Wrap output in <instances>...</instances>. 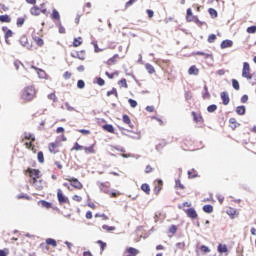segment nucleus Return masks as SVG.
I'll use <instances>...</instances> for the list:
<instances>
[{
  "label": "nucleus",
  "mask_w": 256,
  "mask_h": 256,
  "mask_svg": "<svg viewBox=\"0 0 256 256\" xmlns=\"http://www.w3.org/2000/svg\"><path fill=\"white\" fill-rule=\"evenodd\" d=\"M186 21L188 23H195L196 25H202L201 21L199 20V18L195 15H191L189 17H186Z\"/></svg>",
  "instance_id": "obj_14"
},
{
  "label": "nucleus",
  "mask_w": 256,
  "mask_h": 256,
  "mask_svg": "<svg viewBox=\"0 0 256 256\" xmlns=\"http://www.w3.org/2000/svg\"><path fill=\"white\" fill-rule=\"evenodd\" d=\"M33 40H34V42L36 43V45H37L38 47H43V45H45V42L42 40L41 37L34 36V37H33Z\"/></svg>",
  "instance_id": "obj_30"
},
{
  "label": "nucleus",
  "mask_w": 256,
  "mask_h": 256,
  "mask_svg": "<svg viewBox=\"0 0 256 256\" xmlns=\"http://www.w3.org/2000/svg\"><path fill=\"white\" fill-rule=\"evenodd\" d=\"M229 125H230L231 129L235 130L239 126V123H237V119L230 118Z\"/></svg>",
  "instance_id": "obj_32"
},
{
  "label": "nucleus",
  "mask_w": 256,
  "mask_h": 256,
  "mask_svg": "<svg viewBox=\"0 0 256 256\" xmlns=\"http://www.w3.org/2000/svg\"><path fill=\"white\" fill-rule=\"evenodd\" d=\"M111 95H115V97H119V93H117V88H112V90L107 92V97H111Z\"/></svg>",
  "instance_id": "obj_45"
},
{
  "label": "nucleus",
  "mask_w": 256,
  "mask_h": 256,
  "mask_svg": "<svg viewBox=\"0 0 256 256\" xmlns=\"http://www.w3.org/2000/svg\"><path fill=\"white\" fill-rule=\"evenodd\" d=\"M203 212L204 213H213V207L211 205H204L203 206Z\"/></svg>",
  "instance_id": "obj_44"
},
{
  "label": "nucleus",
  "mask_w": 256,
  "mask_h": 256,
  "mask_svg": "<svg viewBox=\"0 0 256 256\" xmlns=\"http://www.w3.org/2000/svg\"><path fill=\"white\" fill-rule=\"evenodd\" d=\"M0 23H11V16L7 14L0 15Z\"/></svg>",
  "instance_id": "obj_28"
},
{
  "label": "nucleus",
  "mask_w": 256,
  "mask_h": 256,
  "mask_svg": "<svg viewBox=\"0 0 256 256\" xmlns=\"http://www.w3.org/2000/svg\"><path fill=\"white\" fill-rule=\"evenodd\" d=\"M66 181H68L74 189H77L78 191H81L83 189V183L79 181L77 178H66Z\"/></svg>",
  "instance_id": "obj_4"
},
{
  "label": "nucleus",
  "mask_w": 256,
  "mask_h": 256,
  "mask_svg": "<svg viewBox=\"0 0 256 256\" xmlns=\"http://www.w3.org/2000/svg\"><path fill=\"white\" fill-rule=\"evenodd\" d=\"M122 121L123 123H125V125H128V127H130V129H133V123L131 122V118L129 117V115L124 114L122 116Z\"/></svg>",
  "instance_id": "obj_17"
},
{
  "label": "nucleus",
  "mask_w": 256,
  "mask_h": 256,
  "mask_svg": "<svg viewBox=\"0 0 256 256\" xmlns=\"http://www.w3.org/2000/svg\"><path fill=\"white\" fill-rule=\"evenodd\" d=\"M141 189L142 191H144V193H146V195H149L151 193V187L147 183L142 184Z\"/></svg>",
  "instance_id": "obj_33"
},
{
  "label": "nucleus",
  "mask_w": 256,
  "mask_h": 256,
  "mask_svg": "<svg viewBox=\"0 0 256 256\" xmlns=\"http://www.w3.org/2000/svg\"><path fill=\"white\" fill-rule=\"evenodd\" d=\"M33 143H35V141L30 140V142H25L24 145H25L26 149H29L33 153H37V149H35V145Z\"/></svg>",
  "instance_id": "obj_19"
},
{
  "label": "nucleus",
  "mask_w": 256,
  "mask_h": 256,
  "mask_svg": "<svg viewBox=\"0 0 256 256\" xmlns=\"http://www.w3.org/2000/svg\"><path fill=\"white\" fill-rule=\"evenodd\" d=\"M191 115L193 117L194 123H197L198 125H203V123H205V119L203 118V115H201V113L193 111L191 112Z\"/></svg>",
  "instance_id": "obj_6"
},
{
  "label": "nucleus",
  "mask_w": 256,
  "mask_h": 256,
  "mask_svg": "<svg viewBox=\"0 0 256 256\" xmlns=\"http://www.w3.org/2000/svg\"><path fill=\"white\" fill-rule=\"evenodd\" d=\"M7 11H9V7H7L5 4H0V12L3 13Z\"/></svg>",
  "instance_id": "obj_63"
},
{
  "label": "nucleus",
  "mask_w": 256,
  "mask_h": 256,
  "mask_svg": "<svg viewBox=\"0 0 256 256\" xmlns=\"http://www.w3.org/2000/svg\"><path fill=\"white\" fill-rule=\"evenodd\" d=\"M145 69L150 75H153V73H155V67H153V65L149 63L145 64Z\"/></svg>",
  "instance_id": "obj_36"
},
{
  "label": "nucleus",
  "mask_w": 256,
  "mask_h": 256,
  "mask_svg": "<svg viewBox=\"0 0 256 256\" xmlns=\"http://www.w3.org/2000/svg\"><path fill=\"white\" fill-rule=\"evenodd\" d=\"M247 33L253 34L256 33V26H250L247 28Z\"/></svg>",
  "instance_id": "obj_64"
},
{
  "label": "nucleus",
  "mask_w": 256,
  "mask_h": 256,
  "mask_svg": "<svg viewBox=\"0 0 256 256\" xmlns=\"http://www.w3.org/2000/svg\"><path fill=\"white\" fill-rule=\"evenodd\" d=\"M83 151H84L86 154H89V155L95 154V144H92V145L89 146V147H84V148H83Z\"/></svg>",
  "instance_id": "obj_23"
},
{
  "label": "nucleus",
  "mask_w": 256,
  "mask_h": 256,
  "mask_svg": "<svg viewBox=\"0 0 256 256\" xmlns=\"http://www.w3.org/2000/svg\"><path fill=\"white\" fill-rule=\"evenodd\" d=\"M58 32L61 35H65V33H66L65 27H63V25L61 23L58 24Z\"/></svg>",
  "instance_id": "obj_55"
},
{
  "label": "nucleus",
  "mask_w": 256,
  "mask_h": 256,
  "mask_svg": "<svg viewBox=\"0 0 256 256\" xmlns=\"http://www.w3.org/2000/svg\"><path fill=\"white\" fill-rule=\"evenodd\" d=\"M139 253H141L139 249L133 248V247H127L123 252V256H137L139 255Z\"/></svg>",
  "instance_id": "obj_7"
},
{
  "label": "nucleus",
  "mask_w": 256,
  "mask_h": 256,
  "mask_svg": "<svg viewBox=\"0 0 256 256\" xmlns=\"http://www.w3.org/2000/svg\"><path fill=\"white\" fill-rule=\"evenodd\" d=\"M220 47H221V49H229V47H233V41L223 40Z\"/></svg>",
  "instance_id": "obj_18"
},
{
  "label": "nucleus",
  "mask_w": 256,
  "mask_h": 256,
  "mask_svg": "<svg viewBox=\"0 0 256 256\" xmlns=\"http://www.w3.org/2000/svg\"><path fill=\"white\" fill-rule=\"evenodd\" d=\"M19 43L20 45H22V47H26V49H31V45L29 44V39L27 38L26 35H22L19 39Z\"/></svg>",
  "instance_id": "obj_11"
},
{
  "label": "nucleus",
  "mask_w": 256,
  "mask_h": 256,
  "mask_svg": "<svg viewBox=\"0 0 256 256\" xmlns=\"http://www.w3.org/2000/svg\"><path fill=\"white\" fill-rule=\"evenodd\" d=\"M216 40H217V35L215 34H210L207 39L208 43H215Z\"/></svg>",
  "instance_id": "obj_47"
},
{
  "label": "nucleus",
  "mask_w": 256,
  "mask_h": 256,
  "mask_svg": "<svg viewBox=\"0 0 256 256\" xmlns=\"http://www.w3.org/2000/svg\"><path fill=\"white\" fill-rule=\"evenodd\" d=\"M109 196H110L112 199H115V198H117V197H121V192H119V191L110 192V193H109Z\"/></svg>",
  "instance_id": "obj_50"
},
{
  "label": "nucleus",
  "mask_w": 256,
  "mask_h": 256,
  "mask_svg": "<svg viewBox=\"0 0 256 256\" xmlns=\"http://www.w3.org/2000/svg\"><path fill=\"white\" fill-rule=\"evenodd\" d=\"M184 213H186L187 217L190 219H197V217H199L195 208H188L187 210H184Z\"/></svg>",
  "instance_id": "obj_10"
},
{
  "label": "nucleus",
  "mask_w": 256,
  "mask_h": 256,
  "mask_svg": "<svg viewBox=\"0 0 256 256\" xmlns=\"http://www.w3.org/2000/svg\"><path fill=\"white\" fill-rule=\"evenodd\" d=\"M197 170L194 168L188 171V178L189 179H195V177H198Z\"/></svg>",
  "instance_id": "obj_35"
},
{
  "label": "nucleus",
  "mask_w": 256,
  "mask_h": 256,
  "mask_svg": "<svg viewBox=\"0 0 256 256\" xmlns=\"http://www.w3.org/2000/svg\"><path fill=\"white\" fill-rule=\"evenodd\" d=\"M216 109H217V105H215V104H212L207 107L208 113H215Z\"/></svg>",
  "instance_id": "obj_49"
},
{
  "label": "nucleus",
  "mask_w": 256,
  "mask_h": 256,
  "mask_svg": "<svg viewBox=\"0 0 256 256\" xmlns=\"http://www.w3.org/2000/svg\"><path fill=\"white\" fill-rule=\"evenodd\" d=\"M102 129H104V131H107V133H115V128L111 124L103 125Z\"/></svg>",
  "instance_id": "obj_24"
},
{
  "label": "nucleus",
  "mask_w": 256,
  "mask_h": 256,
  "mask_svg": "<svg viewBox=\"0 0 256 256\" xmlns=\"http://www.w3.org/2000/svg\"><path fill=\"white\" fill-rule=\"evenodd\" d=\"M162 189H163V180H157V184L154 187L155 195H159V193H161Z\"/></svg>",
  "instance_id": "obj_16"
},
{
  "label": "nucleus",
  "mask_w": 256,
  "mask_h": 256,
  "mask_svg": "<svg viewBox=\"0 0 256 256\" xmlns=\"http://www.w3.org/2000/svg\"><path fill=\"white\" fill-rule=\"evenodd\" d=\"M37 97V89L35 86H26L21 92V99L24 103H31Z\"/></svg>",
  "instance_id": "obj_2"
},
{
  "label": "nucleus",
  "mask_w": 256,
  "mask_h": 256,
  "mask_svg": "<svg viewBox=\"0 0 256 256\" xmlns=\"http://www.w3.org/2000/svg\"><path fill=\"white\" fill-rule=\"evenodd\" d=\"M57 200L59 205H71V201L67 196H65V194H63V190L61 189L57 190Z\"/></svg>",
  "instance_id": "obj_3"
},
{
  "label": "nucleus",
  "mask_w": 256,
  "mask_h": 256,
  "mask_svg": "<svg viewBox=\"0 0 256 256\" xmlns=\"http://www.w3.org/2000/svg\"><path fill=\"white\" fill-rule=\"evenodd\" d=\"M202 97L203 99H211V94L209 93V88L207 86H204Z\"/></svg>",
  "instance_id": "obj_37"
},
{
  "label": "nucleus",
  "mask_w": 256,
  "mask_h": 256,
  "mask_svg": "<svg viewBox=\"0 0 256 256\" xmlns=\"http://www.w3.org/2000/svg\"><path fill=\"white\" fill-rule=\"evenodd\" d=\"M119 85H121L122 87H124V89H127L129 87V85L127 84V79L123 78L119 81Z\"/></svg>",
  "instance_id": "obj_53"
},
{
  "label": "nucleus",
  "mask_w": 256,
  "mask_h": 256,
  "mask_svg": "<svg viewBox=\"0 0 256 256\" xmlns=\"http://www.w3.org/2000/svg\"><path fill=\"white\" fill-rule=\"evenodd\" d=\"M76 58L80 61H85V59H87V54L85 53V50L78 51L76 53Z\"/></svg>",
  "instance_id": "obj_21"
},
{
  "label": "nucleus",
  "mask_w": 256,
  "mask_h": 256,
  "mask_svg": "<svg viewBox=\"0 0 256 256\" xmlns=\"http://www.w3.org/2000/svg\"><path fill=\"white\" fill-rule=\"evenodd\" d=\"M208 13H209V15H211V17H214V18H216L218 15L217 10H215L213 8L208 9Z\"/></svg>",
  "instance_id": "obj_56"
},
{
  "label": "nucleus",
  "mask_w": 256,
  "mask_h": 256,
  "mask_svg": "<svg viewBox=\"0 0 256 256\" xmlns=\"http://www.w3.org/2000/svg\"><path fill=\"white\" fill-rule=\"evenodd\" d=\"M81 45H83V38L82 37L74 38L73 47H81Z\"/></svg>",
  "instance_id": "obj_31"
},
{
  "label": "nucleus",
  "mask_w": 256,
  "mask_h": 256,
  "mask_svg": "<svg viewBox=\"0 0 256 256\" xmlns=\"http://www.w3.org/2000/svg\"><path fill=\"white\" fill-rule=\"evenodd\" d=\"M25 24V18H18L16 25L17 27H23V25Z\"/></svg>",
  "instance_id": "obj_54"
},
{
  "label": "nucleus",
  "mask_w": 256,
  "mask_h": 256,
  "mask_svg": "<svg viewBox=\"0 0 256 256\" xmlns=\"http://www.w3.org/2000/svg\"><path fill=\"white\" fill-rule=\"evenodd\" d=\"M37 159H38L39 163H45V156L43 155L42 151L38 152Z\"/></svg>",
  "instance_id": "obj_46"
},
{
  "label": "nucleus",
  "mask_w": 256,
  "mask_h": 256,
  "mask_svg": "<svg viewBox=\"0 0 256 256\" xmlns=\"http://www.w3.org/2000/svg\"><path fill=\"white\" fill-rule=\"evenodd\" d=\"M191 203L190 202H183L182 204L178 205V209H181L182 211H187L186 208L191 207Z\"/></svg>",
  "instance_id": "obj_34"
},
{
  "label": "nucleus",
  "mask_w": 256,
  "mask_h": 256,
  "mask_svg": "<svg viewBox=\"0 0 256 256\" xmlns=\"http://www.w3.org/2000/svg\"><path fill=\"white\" fill-rule=\"evenodd\" d=\"M31 15H34L35 17L41 15V8L39 6H34L30 9Z\"/></svg>",
  "instance_id": "obj_22"
},
{
  "label": "nucleus",
  "mask_w": 256,
  "mask_h": 256,
  "mask_svg": "<svg viewBox=\"0 0 256 256\" xmlns=\"http://www.w3.org/2000/svg\"><path fill=\"white\" fill-rule=\"evenodd\" d=\"M97 85H99V87H103V85H105V80L101 77L97 78Z\"/></svg>",
  "instance_id": "obj_62"
},
{
  "label": "nucleus",
  "mask_w": 256,
  "mask_h": 256,
  "mask_svg": "<svg viewBox=\"0 0 256 256\" xmlns=\"http://www.w3.org/2000/svg\"><path fill=\"white\" fill-rule=\"evenodd\" d=\"M97 244L100 245V249H101L102 252L105 251V249L107 248V243H105L101 240H98Z\"/></svg>",
  "instance_id": "obj_48"
},
{
  "label": "nucleus",
  "mask_w": 256,
  "mask_h": 256,
  "mask_svg": "<svg viewBox=\"0 0 256 256\" xmlns=\"http://www.w3.org/2000/svg\"><path fill=\"white\" fill-rule=\"evenodd\" d=\"M77 87H78V89H85V81L78 80Z\"/></svg>",
  "instance_id": "obj_57"
},
{
  "label": "nucleus",
  "mask_w": 256,
  "mask_h": 256,
  "mask_svg": "<svg viewBox=\"0 0 256 256\" xmlns=\"http://www.w3.org/2000/svg\"><path fill=\"white\" fill-rule=\"evenodd\" d=\"M226 213L228 216H230V219H235V217H239V212H237V209L235 208H228L226 210Z\"/></svg>",
  "instance_id": "obj_13"
},
{
  "label": "nucleus",
  "mask_w": 256,
  "mask_h": 256,
  "mask_svg": "<svg viewBox=\"0 0 256 256\" xmlns=\"http://www.w3.org/2000/svg\"><path fill=\"white\" fill-rule=\"evenodd\" d=\"M220 97L223 105H228L231 101V99L229 98V93L227 92H221Z\"/></svg>",
  "instance_id": "obj_15"
},
{
  "label": "nucleus",
  "mask_w": 256,
  "mask_h": 256,
  "mask_svg": "<svg viewBox=\"0 0 256 256\" xmlns=\"http://www.w3.org/2000/svg\"><path fill=\"white\" fill-rule=\"evenodd\" d=\"M139 0H129L128 2L125 3V9H129L132 5H135Z\"/></svg>",
  "instance_id": "obj_51"
},
{
  "label": "nucleus",
  "mask_w": 256,
  "mask_h": 256,
  "mask_svg": "<svg viewBox=\"0 0 256 256\" xmlns=\"http://www.w3.org/2000/svg\"><path fill=\"white\" fill-rule=\"evenodd\" d=\"M232 87L236 91H239V89H241V86L239 85V81H237V79H232Z\"/></svg>",
  "instance_id": "obj_40"
},
{
  "label": "nucleus",
  "mask_w": 256,
  "mask_h": 256,
  "mask_svg": "<svg viewBox=\"0 0 256 256\" xmlns=\"http://www.w3.org/2000/svg\"><path fill=\"white\" fill-rule=\"evenodd\" d=\"M128 103H129L130 107H132L133 109H135V107H137V101H135L133 99H129Z\"/></svg>",
  "instance_id": "obj_61"
},
{
  "label": "nucleus",
  "mask_w": 256,
  "mask_h": 256,
  "mask_svg": "<svg viewBox=\"0 0 256 256\" xmlns=\"http://www.w3.org/2000/svg\"><path fill=\"white\" fill-rule=\"evenodd\" d=\"M49 152L53 155H57L59 153V142H52L48 144Z\"/></svg>",
  "instance_id": "obj_9"
},
{
  "label": "nucleus",
  "mask_w": 256,
  "mask_h": 256,
  "mask_svg": "<svg viewBox=\"0 0 256 256\" xmlns=\"http://www.w3.org/2000/svg\"><path fill=\"white\" fill-rule=\"evenodd\" d=\"M39 205H41V207H44V209H51V207H53V204H51V202H47L45 200H40Z\"/></svg>",
  "instance_id": "obj_25"
},
{
  "label": "nucleus",
  "mask_w": 256,
  "mask_h": 256,
  "mask_svg": "<svg viewBox=\"0 0 256 256\" xmlns=\"http://www.w3.org/2000/svg\"><path fill=\"white\" fill-rule=\"evenodd\" d=\"M192 146H193V141L191 139L183 140L182 149H184V151H191Z\"/></svg>",
  "instance_id": "obj_12"
},
{
  "label": "nucleus",
  "mask_w": 256,
  "mask_h": 256,
  "mask_svg": "<svg viewBox=\"0 0 256 256\" xmlns=\"http://www.w3.org/2000/svg\"><path fill=\"white\" fill-rule=\"evenodd\" d=\"M106 77H108V79H115V77H119V72H113V73H109V72H105Z\"/></svg>",
  "instance_id": "obj_41"
},
{
  "label": "nucleus",
  "mask_w": 256,
  "mask_h": 256,
  "mask_svg": "<svg viewBox=\"0 0 256 256\" xmlns=\"http://www.w3.org/2000/svg\"><path fill=\"white\" fill-rule=\"evenodd\" d=\"M72 199H73L74 201H76V203H81V201H83V197H81V196H79V195H74V196L72 197Z\"/></svg>",
  "instance_id": "obj_60"
},
{
  "label": "nucleus",
  "mask_w": 256,
  "mask_h": 256,
  "mask_svg": "<svg viewBox=\"0 0 256 256\" xmlns=\"http://www.w3.org/2000/svg\"><path fill=\"white\" fill-rule=\"evenodd\" d=\"M35 141V136H33V134H31V133H27V132H25L24 133V138L22 139V143H23V141Z\"/></svg>",
  "instance_id": "obj_29"
},
{
  "label": "nucleus",
  "mask_w": 256,
  "mask_h": 256,
  "mask_svg": "<svg viewBox=\"0 0 256 256\" xmlns=\"http://www.w3.org/2000/svg\"><path fill=\"white\" fill-rule=\"evenodd\" d=\"M46 245H51V247H57V241L53 238L46 239Z\"/></svg>",
  "instance_id": "obj_38"
},
{
  "label": "nucleus",
  "mask_w": 256,
  "mask_h": 256,
  "mask_svg": "<svg viewBox=\"0 0 256 256\" xmlns=\"http://www.w3.org/2000/svg\"><path fill=\"white\" fill-rule=\"evenodd\" d=\"M102 229H104L105 231H115V226H108V225H104L102 226Z\"/></svg>",
  "instance_id": "obj_58"
},
{
  "label": "nucleus",
  "mask_w": 256,
  "mask_h": 256,
  "mask_svg": "<svg viewBox=\"0 0 256 256\" xmlns=\"http://www.w3.org/2000/svg\"><path fill=\"white\" fill-rule=\"evenodd\" d=\"M246 79L252 85H256V73H252V75L249 78H246Z\"/></svg>",
  "instance_id": "obj_42"
},
{
  "label": "nucleus",
  "mask_w": 256,
  "mask_h": 256,
  "mask_svg": "<svg viewBox=\"0 0 256 256\" xmlns=\"http://www.w3.org/2000/svg\"><path fill=\"white\" fill-rule=\"evenodd\" d=\"M169 233H172V235H175V233H177V227L175 225H171L169 227Z\"/></svg>",
  "instance_id": "obj_59"
},
{
  "label": "nucleus",
  "mask_w": 256,
  "mask_h": 256,
  "mask_svg": "<svg viewBox=\"0 0 256 256\" xmlns=\"http://www.w3.org/2000/svg\"><path fill=\"white\" fill-rule=\"evenodd\" d=\"M253 73H251V66L249 65V62L243 63V69H242V77L244 79H249Z\"/></svg>",
  "instance_id": "obj_5"
},
{
  "label": "nucleus",
  "mask_w": 256,
  "mask_h": 256,
  "mask_svg": "<svg viewBox=\"0 0 256 256\" xmlns=\"http://www.w3.org/2000/svg\"><path fill=\"white\" fill-rule=\"evenodd\" d=\"M227 251H229L227 249V245H225V244L218 245V252L219 253H227Z\"/></svg>",
  "instance_id": "obj_39"
},
{
  "label": "nucleus",
  "mask_w": 256,
  "mask_h": 256,
  "mask_svg": "<svg viewBox=\"0 0 256 256\" xmlns=\"http://www.w3.org/2000/svg\"><path fill=\"white\" fill-rule=\"evenodd\" d=\"M51 19H53V21H61V15L57 9L52 10Z\"/></svg>",
  "instance_id": "obj_20"
},
{
  "label": "nucleus",
  "mask_w": 256,
  "mask_h": 256,
  "mask_svg": "<svg viewBox=\"0 0 256 256\" xmlns=\"http://www.w3.org/2000/svg\"><path fill=\"white\" fill-rule=\"evenodd\" d=\"M188 75H199V70L197 66L193 65L188 70Z\"/></svg>",
  "instance_id": "obj_27"
},
{
  "label": "nucleus",
  "mask_w": 256,
  "mask_h": 256,
  "mask_svg": "<svg viewBox=\"0 0 256 256\" xmlns=\"http://www.w3.org/2000/svg\"><path fill=\"white\" fill-rule=\"evenodd\" d=\"M245 111H246L245 106H238V107L236 108V113H237V115H244V114H245Z\"/></svg>",
  "instance_id": "obj_43"
},
{
  "label": "nucleus",
  "mask_w": 256,
  "mask_h": 256,
  "mask_svg": "<svg viewBox=\"0 0 256 256\" xmlns=\"http://www.w3.org/2000/svg\"><path fill=\"white\" fill-rule=\"evenodd\" d=\"M119 59H125V55L119 56V54H115L113 57L108 59L105 63L108 65V67H111V65H115Z\"/></svg>",
  "instance_id": "obj_8"
},
{
  "label": "nucleus",
  "mask_w": 256,
  "mask_h": 256,
  "mask_svg": "<svg viewBox=\"0 0 256 256\" xmlns=\"http://www.w3.org/2000/svg\"><path fill=\"white\" fill-rule=\"evenodd\" d=\"M24 175H28L30 177L29 183L32 187H35L37 191H42L43 187H45V180L41 179V170L27 168L24 171Z\"/></svg>",
  "instance_id": "obj_1"
},
{
  "label": "nucleus",
  "mask_w": 256,
  "mask_h": 256,
  "mask_svg": "<svg viewBox=\"0 0 256 256\" xmlns=\"http://www.w3.org/2000/svg\"><path fill=\"white\" fill-rule=\"evenodd\" d=\"M100 189L101 191H103L104 193H109V191H107L109 189V186L105 183H101L100 184Z\"/></svg>",
  "instance_id": "obj_52"
},
{
  "label": "nucleus",
  "mask_w": 256,
  "mask_h": 256,
  "mask_svg": "<svg viewBox=\"0 0 256 256\" xmlns=\"http://www.w3.org/2000/svg\"><path fill=\"white\" fill-rule=\"evenodd\" d=\"M32 69H35V71H37L38 77H40V79H45L47 74L45 73L44 70H41L35 66H32Z\"/></svg>",
  "instance_id": "obj_26"
}]
</instances>
